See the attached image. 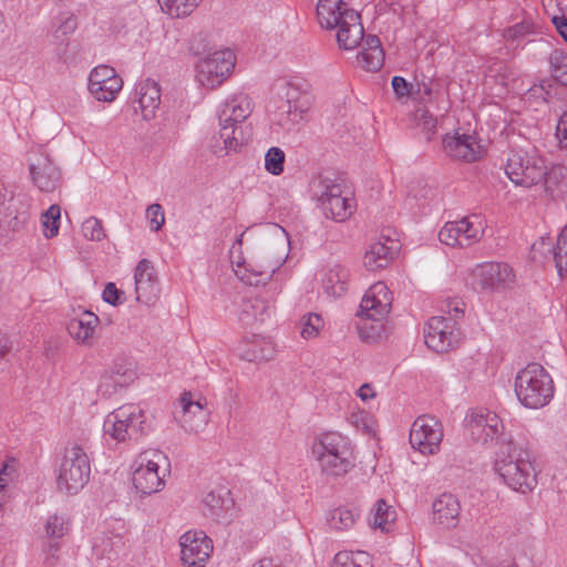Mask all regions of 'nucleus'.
Listing matches in <instances>:
<instances>
[{
	"mask_svg": "<svg viewBox=\"0 0 567 567\" xmlns=\"http://www.w3.org/2000/svg\"><path fill=\"white\" fill-rule=\"evenodd\" d=\"M251 101L240 94L227 99L218 112L219 136L212 145V150L218 157H224L230 152H238L251 137V127L245 121L251 114Z\"/></svg>",
	"mask_w": 567,
	"mask_h": 567,
	"instance_id": "1",
	"label": "nucleus"
},
{
	"mask_svg": "<svg viewBox=\"0 0 567 567\" xmlns=\"http://www.w3.org/2000/svg\"><path fill=\"white\" fill-rule=\"evenodd\" d=\"M494 470L513 491L525 494L537 485L532 452L512 440L498 447Z\"/></svg>",
	"mask_w": 567,
	"mask_h": 567,
	"instance_id": "2",
	"label": "nucleus"
},
{
	"mask_svg": "<svg viewBox=\"0 0 567 567\" xmlns=\"http://www.w3.org/2000/svg\"><path fill=\"white\" fill-rule=\"evenodd\" d=\"M310 192L327 218L343 221L352 215L353 198L343 194L340 178L333 173L326 172L316 176L310 183Z\"/></svg>",
	"mask_w": 567,
	"mask_h": 567,
	"instance_id": "3",
	"label": "nucleus"
},
{
	"mask_svg": "<svg viewBox=\"0 0 567 567\" xmlns=\"http://www.w3.org/2000/svg\"><path fill=\"white\" fill-rule=\"evenodd\" d=\"M554 382L547 370L539 363H528L515 378V393L518 401L528 409H540L554 396Z\"/></svg>",
	"mask_w": 567,
	"mask_h": 567,
	"instance_id": "4",
	"label": "nucleus"
},
{
	"mask_svg": "<svg viewBox=\"0 0 567 567\" xmlns=\"http://www.w3.org/2000/svg\"><path fill=\"white\" fill-rule=\"evenodd\" d=\"M322 473L329 476H343L354 466L351 443L348 437L337 432H328L313 444Z\"/></svg>",
	"mask_w": 567,
	"mask_h": 567,
	"instance_id": "5",
	"label": "nucleus"
},
{
	"mask_svg": "<svg viewBox=\"0 0 567 567\" xmlns=\"http://www.w3.org/2000/svg\"><path fill=\"white\" fill-rule=\"evenodd\" d=\"M91 465L85 451L73 445L65 449L59 466L56 485L65 494H76L90 480Z\"/></svg>",
	"mask_w": 567,
	"mask_h": 567,
	"instance_id": "6",
	"label": "nucleus"
},
{
	"mask_svg": "<svg viewBox=\"0 0 567 567\" xmlns=\"http://www.w3.org/2000/svg\"><path fill=\"white\" fill-rule=\"evenodd\" d=\"M30 203L22 193L0 183V230L6 235L28 228L30 221Z\"/></svg>",
	"mask_w": 567,
	"mask_h": 567,
	"instance_id": "7",
	"label": "nucleus"
},
{
	"mask_svg": "<svg viewBox=\"0 0 567 567\" xmlns=\"http://www.w3.org/2000/svg\"><path fill=\"white\" fill-rule=\"evenodd\" d=\"M505 173L514 184L528 188L543 181L545 159L523 150H513L507 157Z\"/></svg>",
	"mask_w": 567,
	"mask_h": 567,
	"instance_id": "8",
	"label": "nucleus"
},
{
	"mask_svg": "<svg viewBox=\"0 0 567 567\" xmlns=\"http://www.w3.org/2000/svg\"><path fill=\"white\" fill-rule=\"evenodd\" d=\"M515 281L512 267L505 262L477 265L467 277V285L476 292L503 291Z\"/></svg>",
	"mask_w": 567,
	"mask_h": 567,
	"instance_id": "9",
	"label": "nucleus"
},
{
	"mask_svg": "<svg viewBox=\"0 0 567 567\" xmlns=\"http://www.w3.org/2000/svg\"><path fill=\"white\" fill-rule=\"evenodd\" d=\"M167 457L161 451H145L135 461L136 468L132 475L135 489L142 495H151L165 485L164 475H159V463Z\"/></svg>",
	"mask_w": 567,
	"mask_h": 567,
	"instance_id": "10",
	"label": "nucleus"
},
{
	"mask_svg": "<svg viewBox=\"0 0 567 567\" xmlns=\"http://www.w3.org/2000/svg\"><path fill=\"white\" fill-rule=\"evenodd\" d=\"M461 340V331L451 317H432L424 329V341L435 352H446Z\"/></svg>",
	"mask_w": 567,
	"mask_h": 567,
	"instance_id": "11",
	"label": "nucleus"
},
{
	"mask_svg": "<svg viewBox=\"0 0 567 567\" xmlns=\"http://www.w3.org/2000/svg\"><path fill=\"white\" fill-rule=\"evenodd\" d=\"M235 68V55L230 50L216 51L196 65L198 81L208 87L219 85Z\"/></svg>",
	"mask_w": 567,
	"mask_h": 567,
	"instance_id": "12",
	"label": "nucleus"
},
{
	"mask_svg": "<svg viewBox=\"0 0 567 567\" xmlns=\"http://www.w3.org/2000/svg\"><path fill=\"white\" fill-rule=\"evenodd\" d=\"M465 422L470 436L474 442L487 444L495 440L501 446L509 441L503 433V422L495 413H472L466 416Z\"/></svg>",
	"mask_w": 567,
	"mask_h": 567,
	"instance_id": "13",
	"label": "nucleus"
},
{
	"mask_svg": "<svg viewBox=\"0 0 567 567\" xmlns=\"http://www.w3.org/2000/svg\"><path fill=\"white\" fill-rule=\"evenodd\" d=\"M443 432L433 416H419L412 424L409 441L414 450L422 454H434L439 451Z\"/></svg>",
	"mask_w": 567,
	"mask_h": 567,
	"instance_id": "14",
	"label": "nucleus"
},
{
	"mask_svg": "<svg viewBox=\"0 0 567 567\" xmlns=\"http://www.w3.org/2000/svg\"><path fill=\"white\" fill-rule=\"evenodd\" d=\"M179 545L181 559L187 567H204L213 551L212 539L204 532H186Z\"/></svg>",
	"mask_w": 567,
	"mask_h": 567,
	"instance_id": "15",
	"label": "nucleus"
},
{
	"mask_svg": "<svg viewBox=\"0 0 567 567\" xmlns=\"http://www.w3.org/2000/svg\"><path fill=\"white\" fill-rule=\"evenodd\" d=\"M122 86L121 76L109 65H99L89 75V91L97 101H114Z\"/></svg>",
	"mask_w": 567,
	"mask_h": 567,
	"instance_id": "16",
	"label": "nucleus"
},
{
	"mask_svg": "<svg viewBox=\"0 0 567 567\" xmlns=\"http://www.w3.org/2000/svg\"><path fill=\"white\" fill-rule=\"evenodd\" d=\"M29 172L41 192H54L61 184V172L45 153H38L30 159Z\"/></svg>",
	"mask_w": 567,
	"mask_h": 567,
	"instance_id": "17",
	"label": "nucleus"
},
{
	"mask_svg": "<svg viewBox=\"0 0 567 567\" xmlns=\"http://www.w3.org/2000/svg\"><path fill=\"white\" fill-rule=\"evenodd\" d=\"M443 150L451 158L466 163L480 159L483 154V148L475 136L457 132L444 136Z\"/></svg>",
	"mask_w": 567,
	"mask_h": 567,
	"instance_id": "18",
	"label": "nucleus"
},
{
	"mask_svg": "<svg viewBox=\"0 0 567 567\" xmlns=\"http://www.w3.org/2000/svg\"><path fill=\"white\" fill-rule=\"evenodd\" d=\"M481 230L468 218L447 221L439 233L442 244L451 247H467L480 239Z\"/></svg>",
	"mask_w": 567,
	"mask_h": 567,
	"instance_id": "19",
	"label": "nucleus"
},
{
	"mask_svg": "<svg viewBox=\"0 0 567 567\" xmlns=\"http://www.w3.org/2000/svg\"><path fill=\"white\" fill-rule=\"evenodd\" d=\"M390 308L388 287L383 282H377L363 296L358 315L364 313L368 319L380 321L390 312Z\"/></svg>",
	"mask_w": 567,
	"mask_h": 567,
	"instance_id": "20",
	"label": "nucleus"
},
{
	"mask_svg": "<svg viewBox=\"0 0 567 567\" xmlns=\"http://www.w3.org/2000/svg\"><path fill=\"white\" fill-rule=\"evenodd\" d=\"M204 513L214 519L226 518L228 512L235 506L230 489L218 486L207 493L203 499Z\"/></svg>",
	"mask_w": 567,
	"mask_h": 567,
	"instance_id": "21",
	"label": "nucleus"
},
{
	"mask_svg": "<svg viewBox=\"0 0 567 567\" xmlns=\"http://www.w3.org/2000/svg\"><path fill=\"white\" fill-rule=\"evenodd\" d=\"M133 102L138 103L144 120L155 117L156 111L161 105V89L153 80H145L135 89V99Z\"/></svg>",
	"mask_w": 567,
	"mask_h": 567,
	"instance_id": "22",
	"label": "nucleus"
},
{
	"mask_svg": "<svg viewBox=\"0 0 567 567\" xmlns=\"http://www.w3.org/2000/svg\"><path fill=\"white\" fill-rule=\"evenodd\" d=\"M395 241L386 238L385 241L372 243L363 257V264L368 270H379L388 267L398 252Z\"/></svg>",
	"mask_w": 567,
	"mask_h": 567,
	"instance_id": "23",
	"label": "nucleus"
},
{
	"mask_svg": "<svg viewBox=\"0 0 567 567\" xmlns=\"http://www.w3.org/2000/svg\"><path fill=\"white\" fill-rule=\"evenodd\" d=\"M337 29V42L344 50L357 48L363 40L364 30L357 11L346 13L343 23Z\"/></svg>",
	"mask_w": 567,
	"mask_h": 567,
	"instance_id": "24",
	"label": "nucleus"
},
{
	"mask_svg": "<svg viewBox=\"0 0 567 567\" xmlns=\"http://www.w3.org/2000/svg\"><path fill=\"white\" fill-rule=\"evenodd\" d=\"M351 11L342 0H319L316 8L319 24L328 30L342 24L346 13Z\"/></svg>",
	"mask_w": 567,
	"mask_h": 567,
	"instance_id": "25",
	"label": "nucleus"
},
{
	"mask_svg": "<svg viewBox=\"0 0 567 567\" xmlns=\"http://www.w3.org/2000/svg\"><path fill=\"white\" fill-rule=\"evenodd\" d=\"M134 280L137 300H150L156 296L157 277L154 266L150 260L142 259L138 261L134 271Z\"/></svg>",
	"mask_w": 567,
	"mask_h": 567,
	"instance_id": "26",
	"label": "nucleus"
},
{
	"mask_svg": "<svg viewBox=\"0 0 567 567\" xmlns=\"http://www.w3.org/2000/svg\"><path fill=\"white\" fill-rule=\"evenodd\" d=\"M433 522L444 527H453L458 522L461 506L458 499L449 493L442 494L433 503Z\"/></svg>",
	"mask_w": 567,
	"mask_h": 567,
	"instance_id": "27",
	"label": "nucleus"
},
{
	"mask_svg": "<svg viewBox=\"0 0 567 567\" xmlns=\"http://www.w3.org/2000/svg\"><path fill=\"white\" fill-rule=\"evenodd\" d=\"M100 319L91 311H84L79 318L68 322L66 329L70 336L78 342L89 343L93 337Z\"/></svg>",
	"mask_w": 567,
	"mask_h": 567,
	"instance_id": "28",
	"label": "nucleus"
},
{
	"mask_svg": "<svg viewBox=\"0 0 567 567\" xmlns=\"http://www.w3.org/2000/svg\"><path fill=\"white\" fill-rule=\"evenodd\" d=\"M130 415H133L130 412V406H121L111 412L104 420V433L117 442L127 441L128 432L125 423L128 421Z\"/></svg>",
	"mask_w": 567,
	"mask_h": 567,
	"instance_id": "29",
	"label": "nucleus"
},
{
	"mask_svg": "<svg viewBox=\"0 0 567 567\" xmlns=\"http://www.w3.org/2000/svg\"><path fill=\"white\" fill-rule=\"evenodd\" d=\"M546 194L554 200L567 195V168L561 165L553 166L543 178Z\"/></svg>",
	"mask_w": 567,
	"mask_h": 567,
	"instance_id": "30",
	"label": "nucleus"
},
{
	"mask_svg": "<svg viewBox=\"0 0 567 567\" xmlns=\"http://www.w3.org/2000/svg\"><path fill=\"white\" fill-rule=\"evenodd\" d=\"M237 277L249 286L266 285L272 277L276 267H262L247 264L244 259L237 261Z\"/></svg>",
	"mask_w": 567,
	"mask_h": 567,
	"instance_id": "31",
	"label": "nucleus"
},
{
	"mask_svg": "<svg viewBox=\"0 0 567 567\" xmlns=\"http://www.w3.org/2000/svg\"><path fill=\"white\" fill-rule=\"evenodd\" d=\"M306 104H292L289 101H280L275 111L276 123L285 130H291L292 126L303 120L307 111Z\"/></svg>",
	"mask_w": 567,
	"mask_h": 567,
	"instance_id": "32",
	"label": "nucleus"
},
{
	"mask_svg": "<svg viewBox=\"0 0 567 567\" xmlns=\"http://www.w3.org/2000/svg\"><path fill=\"white\" fill-rule=\"evenodd\" d=\"M128 406L130 412L133 414L128 416V421L125 423L128 432V441H137L152 431V417L138 406Z\"/></svg>",
	"mask_w": 567,
	"mask_h": 567,
	"instance_id": "33",
	"label": "nucleus"
},
{
	"mask_svg": "<svg viewBox=\"0 0 567 567\" xmlns=\"http://www.w3.org/2000/svg\"><path fill=\"white\" fill-rule=\"evenodd\" d=\"M269 317V306L264 299L252 298L246 299L240 306L239 320L246 324L262 322Z\"/></svg>",
	"mask_w": 567,
	"mask_h": 567,
	"instance_id": "34",
	"label": "nucleus"
},
{
	"mask_svg": "<svg viewBox=\"0 0 567 567\" xmlns=\"http://www.w3.org/2000/svg\"><path fill=\"white\" fill-rule=\"evenodd\" d=\"M349 279V271L340 265L328 270L323 279V288L328 295L340 297L346 290Z\"/></svg>",
	"mask_w": 567,
	"mask_h": 567,
	"instance_id": "35",
	"label": "nucleus"
},
{
	"mask_svg": "<svg viewBox=\"0 0 567 567\" xmlns=\"http://www.w3.org/2000/svg\"><path fill=\"white\" fill-rule=\"evenodd\" d=\"M161 8L173 18H184L193 12L199 0H158Z\"/></svg>",
	"mask_w": 567,
	"mask_h": 567,
	"instance_id": "36",
	"label": "nucleus"
},
{
	"mask_svg": "<svg viewBox=\"0 0 567 567\" xmlns=\"http://www.w3.org/2000/svg\"><path fill=\"white\" fill-rule=\"evenodd\" d=\"M370 556L364 551H340L334 556L332 567H368Z\"/></svg>",
	"mask_w": 567,
	"mask_h": 567,
	"instance_id": "37",
	"label": "nucleus"
},
{
	"mask_svg": "<svg viewBox=\"0 0 567 567\" xmlns=\"http://www.w3.org/2000/svg\"><path fill=\"white\" fill-rule=\"evenodd\" d=\"M60 218H61V208L59 205H51L43 214H42V226H43V235L47 238H53L58 235L60 228Z\"/></svg>",
	"mask_w": 567,
	"mask_h": 567,
	"instance_id": "38",
	"label": "nucleus"
},
{
	"mask_svg": "<svg viewBox=\"0 0 567 567\" xmlns=\"http://www.w3.org/2000/svg\"><path fill=\"white\" fill-rule=\"evenodd\" d=\"M553 252L557 272L563 277L564 272L567 271V225L559 233Z\"/></svg>",
	"mask_w": 567,
	"mask_h": 567,
	"instance_id": "39",
	"label": "nucleus"
},
{
	"mask_svg": "<svg viewBox=\"0 0 567 567\" xmlns=\"http://www.w3.org/2000/svg\"><path fill=\"white\" fill-rule=\"evenodd\" d=\"M536 32V25L530 19H524L522 22L507 28L504 37L507 41L515 42L517 45L528 35Z\"/></svg>",
	"mask_w": 567,
	"mask_h": 567,
	"instance_id": "40",
	"label": "nucleus"
},
{
	"mask_svg": "<svg viewBox=\"0 0 567 567\" xmlns=\"http://www.w3.org/2000/svg\"><path fill=\"white\" fill-rule=\"evenodd\" d=\"M553 76L567 86V54L563 50H554L549 55Z\"/></svg>",
	"mask_w": 567,
	"mask_h": 567,
	"instance_id": "41",
	"label": "nucleus"
},
{
	"mask_svg": "<svg viewBox=\"0 0 567 567\" xmlns=\"http://www.w3.org/2000/svg\"><path fill=\"white\" fill-rule=\"evenodd\" d=\"M70 522L63 515H50L45 523V534L49 538L59 539L68 534Z\"/></svg>",
	"mask_w": 567,
	"mask_h": 567,
	"instance_id": "42",
	"label": "nucleus"
},
{
	"mask_svg": "<svg viewBox=\"0 0 567 567\" xmlns=\"http://www.w3.org/2000/svg\"><path fill=\"white\" fill-rule=\"evenodd\" d=\"M285 152L277 146L270 147L265 155V168L272 175L284 172Z\"/></svg>",
	"mask_w": 567,
	"mask_h": 567,
	"instance_id": "43",
	"label": "nucleus"
},
{
	"mask_svg": "<svg viewBox=\"0 0 567 567\" xmlns=\"http://www.w3.org/2000/svg\"><path fill=\"white\" fill-rule=\"evenodd\" d=\"M179 405L182 408V416L188 415H202V420H205L206 414L204 413V404L200 400H195L192 392H184L179 398Z\"/></svg>",
	"mask_w": 567,
	"mask_h": 567,
	"instance_id": "44",
	"label": "nucleus"
},
{
	"mask_svg": "<svg viewBox=\"0 0 567 567\" xmlns=\"http://www.w3.org/2000/svg\"><path fill=\"white\" fill-rule=\"evenodd\" d=\"M358 61L362 68L367 71L375 72L379 71L384 62V51H360L358 54Z\"/></svg>",
	"mask_w": 567,
	"mask_h": 567,
	"instance_id": "45",
	"label": "nucleus"
},
{
	"mask_svg": "<svg viewBox=\"0 0 567 567\" xmlns=\"http://www.w3.org/2000/svg\"><path fill=\"white\" fill-rule=\"evenodd\" d=\"M395 512L391 509L384 499L377 501L374 505L373 520L371 524L374 527L384 528V526L394 520Z\"/></svg>",
	"mask_w": 567,
	"mask_h": 567,
	"instance_id": "46",
	"label": "nucleus"
},
{
	"mask_svg": "<svg viewBox=\"0 0 567 567\" xmlns=\"http://www.w3.org/2000/svg\"><path fill=\"white\" fill-rule=\"evenodd\" d=\"M81 230L86 239L101 241L105 238V231L102 221L95 217H90L82 223Z\"/></svg>",
	"mask_w": 567,
	"mask_h": 567,
	"instance_id": "47",
	"label": "nucleus"
},
{
	"mask_svg": "<svg viewBox=\"0 0 567 567\" xmlns=\"http://www.w3.org/2000/svg\"><path fill=\"white\" fill-rule=\"evenodd\" d=\"M323 327V320L318 313H308L302 317L301 336L305 339H310L318 336Z\"/></svg>",
	"mask_w": 567,
	"mask_h": 567,
	"instance_id": "48",
	"label": "nucleus"
},
{
	"mask_svg": "<svg viewBox=\"0 0 567 567\" xmlns=\"http://www.w3.org/2000/svg\"><path fill=\"white\" fill-rule=\"evenodd\" d=\"M355 522V515L352 511L346 508H337L331 515V525L337 529H348Z\"/></svg>",
	"mask_w": 567,
	"mask_h": 567,
	"instance_id": "49",
	"label": "nucleus"
},
{
	"mask_svg": "<svg viewBox=\"0 0 567 567\" xmlns=\"http://www.w3.org/2000/svg\"><path fill=\"white\" fill-rule=\"evenodd\" d=\"M102 299L114 307L123 305L126 300L124 291L118 289L114 282H107L105 285Z\"/></svg>",
	"mask_w": 567,
	"mask_h": 567,
	"instance_id": "50",
	"label": "nucleus"
},
{
	"mask_svg": "<svg viewBox=\"0 0 567 567\" xmlns=\"http://www.w3.org/2000/svg\"><path fill=\"white\" fill-rule=\"evenodd\" d=\"M280 101H289L292 104H306L308 106L307 95L292 82L285 84L284 96L280 97Z\"/></svg>",
	"mask_w": 567,
	"mask_h": 567,
	"instance_id": "51",
	"label": "nucleus"
},
{
	"mask_svg": "<svg viewBox=\"0 0 567 567\" xmlns=\"http://www.w3.org/2000/svg\"><path fill=\"white\" fill-rule=\"evenodd\" d=\"M146 218L152 230L157 231L165 223L164 210L159 204H152L146 209Z\"/></svg>",
	"mask_w": 567,
	"mask_h": 567,
	"instance_id": "52",
	"label": "nucleus"
},
{
	"mask_svg": "<svg viewBox=\"0 0 567 567\" xmlns=\"http://www.w3.org/2000/svg\"><path fill=\"white\" fill-rule=\"evenodd\" d=\"M60 23L55 30L56 38L60 35L68 37L72 34L78 28V20L71 13H62L59 18Z\"/></svg>",
	"mask_w": 567,
	"mask_h": 567,
	"instance_id": "53",
	"label": "nucleus"
},
{
	"mask_svg": "<svg viewBox=\"0 0 567 567\" xmlns=\"http://www.w3.org/2000/svg\"><path fill=\"white\" fill-rule=\"evenodd\" d=\"M153 135L157 142H172L177 136V127L174 123H164Z\"/></svg>",
	"mask_w": 567,
	"mask_h": 567,
	"instance_id": "54",
	"label": "nucleus"
},
{
	"mask_svg": "<svg viewBox=\"0 0 567 567\" xmlns=\"http://www.w3.org/2000/svg\"><path fill=\"white\" fill-rule=\"evenodd\" d=\"M60 550V544L56 540H50L44 547H43V564L48 567H53L56 565L59 560V553Z\"/></svg>",
	"mask_w": 567,
	"mask_h": 567,
	"instance_id": "55",
	"label": "nucleus"
},
{
	"mask_svg": "<svg viewBox=\"0 0 567 567\" xmlns=\"http://www.w3.org/2000/svg\"><path fill=\"white\" fill-rule=\"evenodd\" d=\"M392 89L399 97L409 96L412 85L402 76L395 75L391 81Z\"/></svg>",
	"mask_w": 567,
	"mask_h": 567,
	"instance_id": "56",
	"label": "nucleus"
},
{
	"mask_svg": "<svg viewBox=\"0 0 567 567\" xmlns=\"http://www.w3.org/2000/svg\"><path fill=\"white\" fill-rule=\"evenodd\" d=\"M556 137L560 147L567 150V112H565L556 126Z\"/></svg>",
	"mask_w": 567,
	"mask_h": 567,
	"instance_id": "57",
	"label": "nucleus"
},
{
	"mask_svg": "<svg viewBox=\"0 0 567 567\" xmlns=\"http://www.w3.org/2000/svg\"><path fill=\"white\" fill-rule=\"evenodd\" d=\"M422 125L426 134V140H430L431 136L435 133L436 120L431 114H429L427 111H424L422 114Z\"/></svg>",
	"mask_w": 567,
	"mask_h": 567,
	"instance_id": "58",
	"label": "nucleus"
},
{
	"mask_svg": "<svg viewBox=\"0 0 567 567\" xmlns=\"http://www.w3.org/2000/svg\"><path fill=\"white\" fill-rule=\"evenodd\" d=\"M551 22L560 37L567 42V17L565 14L554 16Z\"/></svg>",
	"mask_w": 567,
	"mask_h": 567,
	"instance_id": "59",
	"label": "nucleus"
},
{
	"mask_svg": "<svg viewBox=\"0 0 567 567\" xmlns=\"http://www.w3.org/2000/svg\"><path fill=\"white\" fill-rule=\"evenodd\" d=\"M363 44L361 51L383 50L380 39L377 35L369 34L365 39L363 38Z\"/></svg>",
	"mask_w": 567,
	"mask_h": 567,
	"instance_id": "60",
	"label": "nucleus"
},
{
	"mask_svg": "<svg viewBox=\"0 0 567 567\" xmlns=\"http://www.w3.org/2000/svg\"><path fill=\"white\" fill-rule=\"evenodd\" d=\"M358 395L361 398V400L367 401L374 396V392L372 388L365 383L358 390Z\"/></svg>",
	"mask_w": 567,
	"mask_h": 567,
	"instance_id": "61",
	"label": "nucleus"
},
{
	"mask_svg": "<svg viewBox=\"0 0 567 567\" xmlns=\"http://www.w3.org/2000/svg\"><path fill=\"white\" fill-rule=\"evenodd\" d=\"M252 567H280L272 558H262Z\"/></svg>",
	"mask_w": 567,
	"mask_h": 567,
	"instance_id": "62",
	"label": "nucleus"
},
{
	"mask_svg": "<svg viewBox=\"0 0 567 567\" xmlns=\"http://www.w3.org/2000/svg\"><path fill=\"white\" fill-rule=\"evenodd\" d=\"M133 375H134V373H133V372H130L128 374H127L126 372H124V373L122 374V377H123V378H125L124 382H121L120 380L114 379V383H115L116 385H123L126 381H131V380L133 379Z\"/></svg>",
	"mask_w": 567,
	"mask_h": 567,
	"instance_id": "63",
	"label": "nucleus"
},
{
	"mask_svg": "<svg viewBox=\"0 0 567 567\" xmlns=\"http://www.w3.org/2000/svg\"><path fill=\"white\" fill-rule=\"evenodd\" d=\"M267 359H269V357L267 354H264V353L257 354L255 350H254L252 355L248 358L249 361H252V360H267Z\"/></svg>",
	"mask_w": 567,
	"mask_h": 567,
	"instance_id": "64",
	"label": "nucleus"
}]
</instances>
